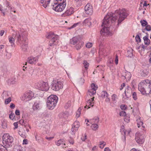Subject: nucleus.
Here are the masks:
<instances>
[{
  "label": "nucleus",
  "mask_w": 151,
  "mask_h": 151,
  "mask_svg": "<svg viewBox=\"0 0 151 151\" xmlns=\"http://www.w3.org/2000/svg\"><path fill=\"white\" fill-rule=\"evenodd\" d=\"M13 125L14 127V129H17L18 128V124L17 122H14L13 124Z\"/></svg>",
  "instance_id": "obj_60"
},
{
  "label": "nucleus",
  "mask_w": 151,
  "mask_h": 151,
  "mask_svg": "<svg viewBox=\"0 0 151 151\" xmlns=\"http://www.w3.org/2000/svg\"><path fill=\"white\" fill-rule=\"evenodd\" d=\"M136 41L137 42H139L141 41L139 35H137L135 37Z\"/></svg>",
  "instance_id": "obj_52"
},
{
  "label": "nucleus",
  "mask_w": 151,
  "mask_h": 151,
  "mask_svg": "<svg viewBox=\"0 0 151 151\" xmlns=\"http://www.w3.org/2000/svg\"><path fill=\"white\" fill-rule=\"evenodd\" d=\"M46 37L48 39H51L49 43L50 46H52L57 45L59 39V37L57 35H54V33L50 32L47 33Z\"/></svg>",
  "instance_id": "obj_4"
},
{
  "label": "nucleus",
  "mask_w": 151,
  "mask_h": 151,
  "mask_svg": "<svg viewBox=\"0 0 151 151\" xmlns=\"http://www.w3.org/2000/svg\"><path fill=\"white\" fill-rule=\"evenodd\" d=\"M150 83L148 85V88L150 89L149 91V93L151 95V81H150Z\"/></svg>",
  "instance_id": "obj_64"
},
{
  "label": "nucleus",
  "mask_w": 151,
  "mask_h": 151,
  "mask_svg": "<svg viewBox=\"0 0 151 151\" xmlns=\"http://www.w3.org/2000/svg\"><path fill=\"white\" fill-rule=\"evenodd\" d=\"M132 76L131 73L126 70L124 71L122 73V77H123L127 81L130 80Z\"/></svg>",
  "instance_id": "obj_19"
},
{
  "label": "nucleus",
  "mask_w": 151,
  "mask_h": 151,
  "mask_svg": "<svg viewBox=\"0 0 151 151\" xmlns=\"http://www.w3.org/2000/svg\"><path fill=\"white\" fill-rule=\"evenodd\" d=\"M93 45V43L91 42H88L86 45V47L88 48H91Z\"/></svg>",
  "instance_id": "obj_50"
},
{
  "label": "nucleus",
  "mask_w": 151,
  "mask_h": 151,
  "mask_svg": "<svg viewBox=\"0 0 151 151\" xmlns=\"http://www.w3.org/2000/svg\"><path fill=\"white\" fill-rule=\"evenodd\" d=\"M113 60L111 59H110L108 61L107 65L110 69H111V67L112 66L113 64Z\"/></svg>",
  "instance_id": "obj_38"
},
{
  "label": "nucleus",
  "mask_w": 151,
  "mask_h": 151,
  "mask_svg": "<svg viewBox=\"0 0 151 151\" xmlns=\"http://www.w3.org/2000/svg\"><path fill=\"white\" fill-rule=\"evenodd\" d=\"M9 118L12 120L14 121L16 120V118L15 117L14 114L11 113L9 115Z\"/></svg>",
  "instance_id": "obj_32"
},
{
  "label": "nucleus",
  "mask_w": 151,
  "mask_h": 151,
  "mask_svg": "<svg viewBox=\"0 0 151 151\" xmlns=\"http://www.w3.org/2000/svg\"><path fill=\"white\" fill-rule=\"evenodd\" d=\"M50 86L51 89L55 91H58L63 88V86L62 82L55 78H53Z\"/></svg>",
  "instance_id": "obj_6"
},
{
  "label": "nucleus",
  "mask_w": 151,
  "mask_h": 151,
  "mask_svg": "<svg viewBox=\"0 0 151 151\" xmlns=\"http://www.w3.org/2000/svg\"><path fill=\"white\" fill-rule=\"evenodd\" d=\"M7 7H8V8H10L11 12H13L14 13H15L16 11L14 10V8L13 6H10L9 3L8 2H7Z\"/></svg>",
  "instance_id": "obj_42"
},
{
  "label": "nucleus",
  "mask_w": 151,
  "mask_h": 151,
  "mask_svg": "<svg viewBox=\"0 0 151 151\" xmlns=\"http://www.w3.org/2000/svg\"><path fill=\"white\" fill-rule=\"evenodd\" d=\"M91 19L90 17H88L83 22V24L85 25L88 26L89 27L91 25Z\"/></svg>",
  "instance_id": "obj_25"
},
{
  "label": "nucleus",
  "mask_w": 151,
  "mask_h": 151,
  "mask_svg": "<svg viewBox=\"0 0 151 151\" xmlns=\"http://www.w3.org/2000/svg\"><path fill=\"white\" fill-rule=\"evenodd\" d=\"M40 2L42 4V6L46 8L49 6L51 0H39Z\"/></svg>",
  "instance_id": "obj_24"
},
{
  "label": "nucleus",
  "mask_w": 151,
  "mask_h": 151,
  "mask_svg": "<svg viewBox=\"0 0 151 151\" xmlns=\"http://www.w3.org/2000/svg\"><path fill=\"white\" fill-rule=\"evenodd\" d=\"M84 79L82 78L79 79L78 80V82L80 84H83L84 82Z\"/></svg>",
  "instance_id": "obj_48"
},
{
  "label": "nucleus",
  "mask_w": 151,
  "mask_h": 151,
  "mask_svg": "<svg viewBox=\"0 0 151 151\" xmlns=\"http://www.w3.org/2000/svg\"><path fill=\"white\" fill-rule=\"evenodd\" d=\"M120 115L121 116H125L126 115V113L125 111H122L120 112Z\"/></svg>",
  "instance_id": "obj_56"
},
{
  "label": "nucleus",
  "mask_w": 151,
  "mask_h": 151,
  "mask_svg": "<svg viewBox=\"0 0 151 151\" xmlns=\"http://www.w3.org/2000/svg\"><path fill=\"white\" fill-rule=\"evenodd\" d=\"M137 126L139 128L142 127L143 128H145V127L143 125V122L142 118L139 117L137 119Z\"/></svg>",
  "instance_id": "obj_22"
},
{
  "label": "nucleus",
  "mask_w": 151,
  "mask_h": 151,
  "mask_svg": "<svg viewBox=\"0 0 151 151\" xmlns=\"http://www.w3.org/2000/svg\"><path fill=\"white\" fill-rule=\"evenodd\" d=\"M150 82V81L146 79L142 81L139 84L138 86V90L140 92L141 94L143 95L149 94V93H146L145 88L147 86V85H149Z\"/></svg>",
  "instance_id": "obj_5"
},
{
  "label": "nucleus",
  "mask_w": 151,
  "mask_h": 151,
  "mask_svg": "<svg viewBox=\"0 0 151 151\" xmlns=\"http://www.w3.org/2000/svg\"><path fill=\"white\" fill-rule=\"evenodd\" d=\"M79 127V122L78 121H75L73 124L71 129L72 132L71 134L72 135H74L75 132L78 130Z\"/></svg>",
  "instance_id": "obj_15"
},
{
  "label": "nucleus",
  "mask_w": 151,
  "mask_h": 151,
  "mask_svg": "<svg viewBox=\"0 0 151 151\" xmlns=\"http://www.w3.org/2000/svg\"><path fill=\"white\" fill-rule=\"evenodd\" d=\"M34 94L33 92L28 90L24 93L22 96V100L26 101L31 100L34 96Z\"/></svg>",
  "instance_id": "obj_9"
},
{
  "label": "nucleus",
  "mask_w": 151,
  "mask_h": 151,
  "mask_svg": "<svg viewBox=\"0 0 151 151\" xmlns=\"http://www.w3.org/2000/svg\"><path fill=\"white\" fill-rule=\"evenodd\" d=\"M96 91L95 90L89 89L88 91V93L90 96L94 95L96 93Z\"/></svg>",
  "instance_id": "obj_31"
},
{
  "label": "nucleus",
  "mask_w": 151,
  "mask_h": 151,
  "mask_svg": "<svg viewBox=\"0 0 151 151\" xmlns=\"http://www.w3.org/2000/svg\"><path fill=\"white\" fill-rule=\"evenodd\" d=\"M83 0H75L77 6H80L82 5V2Z\"/></svg>",
  "instance_id": "obj_34"
},
{
  "label": "nucleus",
  "mask_w": 151,
  "mask_h": 151,
  "mask_svg": "<svg viewBox=\"0 0 151 151\" xmlns=\"http://www.w3.org/2000/svg\"><path fill=\"white\" fill-rule=\"evenodd\" d=\"M128 14L125 9L121 10L118 16L115 14H107L104 17L101 25L102 29L100 31L101 35L102 36H111L112 32L111 26L115 24L117 21V24L121 23L128 16Z\"/></svg>",
  "instance_id": "obj_1"
},
{
  "label": "nucleus",
  "mask_w": 151,
  "mask_h": 151,
  "mask_svg": "<svg viewBox=\"0 0 151 151\" xmlns=\"http://www.w3.org/2000/svg\"><path fill=\"white\" fill-rule=\"evenodd\" d=\"M85 13L91 15L93 12L92 6L89 4H87L84 7Z\"/></svg>",
  "instance_id": "obj_14"
},
{
  "label": "nucleus",
  "mask_w": 151,
  "mask_h": 151,
  "mask_svg": "<svg viewBox=\"0 0 151 151\" xmlns=\"http://www.w3.org/2000/svg\"><path fill=\"white\" fill-rule=\"evenodd\" d=\"M82 108V107H80L78 110L77 111L76 114V116L77 118H78L80 116V114H81V111Z\"/></svg>",
  "instance_id": "obj_41"
},
{
  "label": "nucleus",
  "mask_w": 151,
  "mask_h": 151,
  "mask_svg": "<svg viewBox=\"0 0 151 151\" xmlns=\"http://www.w3.org/2000/svg\"><path fill=\"white\" fill-rule=\"evenodd\" d=\"M94 98L93 97L88 100L87 102L86 105L85 106V108L88 109L90 108V106H93L94 105Z\"/></svg>",
  "instance_id": "obj_21"
},
{
  "label": "nucleus",
  "mask_w": 151,
  "mask_h": 151,
  "mask_svg": "<svg viewBox=\"0 0 151 151\" xmlns=\"http://www.w3.org/2000/svg\"><path fill=\"white\" fill-rule=\"evenodd\" d=\"M8 39L9 42L11 44V46L12 47L14 46L15 38H13L12 37L9 36L8 37Z\"/></svg>",
  "instance_id": "obj_26"
},
{
  "label": "nucleus",
  "mask_w": 151,
  "mask_h": 151,
  "mask_svg": "<svg viewBox=\"0 0 151 151\" xmlns=\"http://www.w3.org/2000/svg\"><path fill=\"white\" fill-rule=\"evenodd\" d=\"M106 145V143L104 141H101L99 142V147L101 149L104 148Z\"/></svg>",
  "instance_id": "obj_35"
},
{
  "label": "nucleus",
  "mask_w": 151,
  "mask_h": 151,
  "mask_svg": "<svg viewBox=\"0 0 151 151\" xmlns=\"http://www.w3.org/2000/svg\"><path fill=\"white\" fill-rule=\"evenodd\" d=\"M115 62L116 65H117L118 63V56L116 55L115 57Z\"/></svg>",
  "instance_id": "obj_62"
},
{
  "label": "nucleus",
  "mask_w": 151,
  "mask_h": 151,
  "mask_svg": "<svg viewBox=\"0 0 151 151\" xmlns=\"http://www.w3.org/2000/svg\"><path fill=\"white\" fill-rule=\"evenodd\" d=\"M100 48L99 50V53L100 55H103L104 54V50L102 49L101 46L100 45Z\"/></svg>",
  "instance_id": "obj_43"
},
{
  "label": "nucleus",
  "mask_w": 151,
  "mask_h": 151,
  "mask_svg": "<svg viewBox=\"0 0 151 151\" xmlns=\"http://www.w3.org/2000/svg\"><path fill=\"white\" fill-rule=\"evenodd\" d=\"M112 100L113 101L115 102L116 101V95L115 94H113L112 96Z\"/></svg>",
  "instance_id": "obj_57"
},
{
  "label": "nucleus",
  "mask_w": 151,
  "mask_h": 151,
  "mask_svg": "<svg viewBox=\"0 0 151 151\" xmlns=\"http://www.w3.org/2000/svg\"><path fill=\"white\" fill-rule=\"evenodd\" d=\"M7 147L2 145H0V151H8Z\"/></svg>",
  "instance_id": "obj_40"
},
{
  "label": "nucleus",
  "mask_w": 151,
  "mask_h": 151,
  "mask_svg": "<svg viewBox=\"0 0 151 151\" xmlns=\"http://www.w3.org/2000/svg\"><path fill=\"white\" fill-rule=\"evenodd\" d=\"M101 96L103 99H105L106 102H109L110 101L109 95L106 91H103L101 92Z\"/></svg>",
  "instance_id": "obj_17"
},
{
  "label": "nucleus",
  "mask_w": 151,
  "mask_h": 151,
  "mask_svg": "<svg viewBox=\"0 0 151 151\" xmlns=\"http://www.w3.org/2000/svg\"><path fill=\"white\" fill-rule=\"evenodd\" d=\"M6 58L8 59H10L12 56V54L11 53L9 52L6 51Z\"/></svg>",
  "instance_id": "obj_45"
},
{
  "label": "nucleus",
  "mask_w": 151,
  "mask_h": 151,
  "mask_svg": "<svg viewBox=\"0 0 151 151\" xmlns=\"http://www.w3.org/2000/svg\"><path fill=\"white\" fill-rule=\"evenodd\" d=\"M68 141L70 144L72 145H73L74 143L73 139L71 137H70Z\"/></svg>",
  "instance_id": "obj_51"
},
{
  "label": "nucleus",
  "mask_w": 151,
  "mask_h": 151,
  "mask_svg": "<svg viewBox=\"0 0 151 151\" xmlns=\"http://www.w3.org/2000/svg\"><path fill=\"white\" fill-rule=\"evenodd\" d=\"M55 144L58 146L61 145V147L63 148L67 147L66 146L65 140L63 139H60L58 141H55Z\"/></svg>",
  "instance_id": "obj_18"
},
{
  "label": "nucleus",
  "mask_w": 151,
  "mask_h": 151,
  "mask_svg": "<svg viewBox=\"0 0 151 151\" xmlns=\"http://www.w3.org/2000/svg\"><path fill=\"white\" fill-rule=\"evenodd\" d=\"M97 86H96L93 83L91 84V88L90 89H92V90H95V91H96V90L97 89Z\"/></svg>",
  "instance_id": "obj_44"
},
{
  "label": "nucleus",
  "mask_w": 151,
  "mask_h": 151,
  "mask_svg": "<svg viewBox=\"0 0 151 151\" xmlns=\"http://www.w3.org/2000/svg\"><path fill=\"white\" fill-rule=\"evenodd\" d=\"M15 113L16 116H19L20 115V111L18 109H17L15 111Z\"/></svg>",
  "instance_id": "obj_59"
},
{
  "label": "nucleus",
  "mask_w": 151,
  "mask_h": 151,
  "mask_svg": "<svg viewBox=\"0 0 151 151\" xmlns=\"http://www.w3.org/2000/svg\"><path fill=\"white\" fill-rule=\"evenodd\" d=\"M3 145L7 147H11L14 141L13 137L8 134H4L2 137Z\"/></svg>",
  "instance_id": "obj_3"
},
{
  "label": "nucleus",
  "mask_w": 151,
  "mask_h": 151,
  "mask_svg": "<svg viewBox=\"0 0 151 151\" xmlns=\"http://www.w3.org/2000/svg\"><path fill=\"white\" fill-rule=\"evenodd\" d=\"M56 3L59 4L61 5H64L66 6V0H56Z\"/></svg>",
  "instance_id": "obj_28"
},
{
  "label": "nucleus",
  "mask_w": 151,
  "mask_h": 151,
  "mask_svg": "<svg viewBox=\"0 0 151 151\" xmlns=\"http://www.w3.org/2000/svg\"><path fill=\"white\" fill-rule=\"evenodd\" d=\"M52 6V8L54 10L57 12H61L64 9L66 6L56 3V2H55Z\"/></svg>",
  "instance_id": "obj_11"
},
{
  "label": "nucleus",
  "mask_w": 151,
  "mask_h": 151,
  "mask_svg": "<svg viewBox=\"0 0 151 151\" xmlns=\"http://www.w3.org/2000/svg\"><path fill=\"white\" fill-rule=\"evenodd\" d=\"M98 126L97 124L93 123L92 124L91 126V127L92 129L93 130H96L98 128Z\"/></svg>",
  "instance_id": "obj_30"
},
{
  "label": "nucleus",
  "mask_w": 151,
  "mask_h": 151,
  "mask_svg": "<svg viewBox=\"0 0 151 151\" xmlns=\"http://www.w3.org/2000/svg\"><path fill=\"white\" fill-rule=\"evenodd\" d=\"M146 30L147 31H150L151 30V26L147 24L145 28Z\"/></svg>",
  "instance_id": "obj_53"
},
{
  "label": "nucleus",
  "mask_w": 151,
  "mask_h": 151,
  "mask_svg": "<svg viewBox=\"0 0 151 151\" xmlns=\"http://www.w3.org/2000/svg\"><path fill=\"white\" fill-rule=\"evenodd\" d=\"M83 44V42L82 41H80L76 45L75 47L77 50L80 49Z\"/></svg>",
  "instance_id": "obj_29"
},
{
  "label": "nucleus",
  "mask_w": 151,
  "mask_h": 151,
  "mask_svg": "<svg viewBox=\"0 0 151 151\" xmlns=\"http://www.w3.org/2000/svg\"><path fill=\"white\" fill-rule=\"evenodd\" d=\"M12 100L11 99L10 97H9L6 99L5 101V103L6 104H8Z\"/></svg>",
  "instance_id": "obj_54"
},
{
  "label": "nucleus",
  "mask_w": 151,
  "mask_h": 151,
  "mask_svg": "<svg viewBox=\"0 0 151 151\" xmlns=\"http://www.w3.org/2000/svg\"><path fill=\"white\" fill-rule=\"evenodd\" d=\"M1 126L3 128H5L6 127L7 125L6 122L4 121H1Z\"/></svg>",
  "instance_id": "obj_47"
},
{
  "label": "nucleus",
  "mask_w": 151,
  "mask_h": 151,
  "mask_svg": "<svg viewBox=\"0 0 151 151\" xmlns=\"http://www.w3.org/2000/svg\"><path fill=\"white\" fill-rule=\"evenodd\" d=\"M19 122L20 124H21L22 125H24V126H25V123L23 119H20L19 121Z\"/></svg>",
  "instance_id": "obj_58"
},
{
  "label": "nucleus",
  "mask_w": 151,
  "mask_h": 151,
  "mask_svg": "<svg viewBox=\"0 0 151 151\" xmlns=\"http://www.w3.org/2000/svg\"><path fill=\"white\" fill-rule=\"evenodd\" d=\"M83 66L86 70H87L89 65V63L86 60H84L83 62Z\"/></svg>",
  "instance_id": "obj_37"
},
{
  "label": "nucleus",
  "mask_w": 151,
  "mask_h": 151,
  "mask_svg": "<svg viewBox=\"0 0 151 151\" xmlns=\"http://www.w3.org/2000/svg\"><path fill=\"white\" fill-rule=\"evenodd\" d=\"M20 45V47L22 50L23 51H25L28 47V41L26 40L24 41L22 44H19Z\"/></svg>",
  "instance_id": "obj_23"
},
{
  "label": "nucleus",
  "mask_w": 151,
  "mask_h": 151,
  "mask_svg": "<svg viewBox=\"0 0 151 151\" xmlns=\"http://www.w3.org/2000/svg\"><path fill=\"white\" fill-rule=\"evenodd\" d=\"M36 86L38 89L42 91H47L49 88L48 83L42 81L36 83Z\"/></svg>",
  "instance_id": "obj_8"
},
{
  "label": "nucleus",
  "mask_w": 151,
  "mask_h": 151,
  "mask_svg": "<svg viewBox=\"0 0 151 151\" xmlns=\"http://www.w3.org/2000/svg\"><path fill=\"white\" fill-rule=\"evenodd\" d=\"M80 41H82L80 37H75L70 39V43L73 45H75L79 42Z\"/></svg>",
  "instance_id": "obj_20"
},
{
  "label": "nucleus",
  "mask_w": 151,
  "mask_h": 151,
  "mask_svg": "<svg viewBox=\"0 0 151 151\" xmlns=\"http://www.w3.org/2000/svg\"><path fill=\"white\" fill-rule=\"evenodd\" d=\"M132 96L133 99L134 100H136L137 99V97L136 93L135 92H133L132 93Z\"/></svg>",
  "instance_id": "obj_55"
},
{
  "label": "nucleus",
  "mask_w": 151,
  "mask_h": 151,
  "mask_svg": "<svg viewBox=\"0 0 151 151\" xmlns=\"http://www.w3.org/2000/svg\"><path fill=\"white\" fill-rule=\"evenodd\" d=\"M58 99L55 95H51L47 99V106L50 109H53L56 105Z\"/></svg>",
  "instance_id": "obj_2"
},
{
  "label": "nucleus",
  "mask_w": 151,
  "mask_h": 151,
  "mask_svg": "<svg viewBox=\"0 0 151 151\" xmlns=\"http://www.w3.org/2000/svg\"><path fill=\"white\" fill-rule=\"evenodd\" d=\"M135 140L139 144H142L145 141L143 135L139 132L136 133Z\"/></svg>",
  "instance_id": "obj_10"
},
{
  "label": "nucleus",
  "mask_w": 151,
  "mask_h": 151,
  "mask_svg": "<svg viewBox=\"0 0 151 151\" xmlns=\"http://www.w3.org/2000/svg\"><path fill=\"white\" fill-rule=\"evenodd\" d=\"M90 121H91L94 123L97 124L99 122V118L98 117H95L92 119Z\"/></svg>",
  "instance_id": "obj_39"
},
{
  "label": "nucleus",
  "mask_w": 151,
  "mask_h": 151,
  "mask_svg": "<svg viewBox=\"0 0 151 151\" xmlns=\"http://www.w3.org/2000/svg\"><path fill=\"white\" fill-rule=\"evenodd\" d=\"M73 12L74 9L73 7H70L69 8H67L66 11L61 15V17L65 18L73 14Z\"/></svg>",
  "instance_id": "obj_13"
},
{
  "label": "nucleus",
  "mask_w": 151,
  "mask_h": 151,
  "mask_svg": "<svg viewBox=\"0 0 151 151\" xmlns=\"http://www.w3.org/2000/svg\"><path fill=\"white\" fill-rule=\"evenodd\" d=\"M131 132V130L130 129L129 130H126L125 131H124V136L125 139L126 138L125 135L126 134H129Z\"/></svg>",
  "instance_id": "obj_46"
},
{
  "label": "nucleus",
  "mask_w": 151,
  "mask_h": 151,
  "mask_svg": "<svg viewBox=\"0 0 151 151\" xmlns=\"http://www.w3.org/2000/svg\"><path fill=\"white\" fill-rule=\"evenodd\" d=\"M145 44L147 45H148L150 42V40L148 39V36H145L143 37Z\"/></svg>",
  "instance_id": "obj_27"
},
{
  "label": "nucleus",
  "mask_w": 151,
  "mask_h": 151,
  "mask_svg": "<svg viewBox=\"0 0 151 151\" xmlns=\"http://www.w3.org/2000/svg\"><path fill=\"white\" fill-rule=\"evenodd\" d=\"M12 36L14 37L17 44H22L23 42L27 40L26 37L21 33L16 32L15 34L13 33Z\"/></svg>",
  "instance_id": "obj_7"
},
{
  "label": "nucleus",
  "mask_w": 151,
  "mask_h": 151,
  "mask_svg": "<svg viewBox=\"0 0 151 151\" xmlns=\"http://www.w3.org/2000/svg\"><path fill=\"white\" fill-rule=\"evenodd\" d=\"M140 22L142 27H146L148 24L147 22L145 20H141L140 21Z\"/></svg>",
  "instance_id": "obj_33"
},
{
  "label": "nucleus",
  "mask_w": 151,
  "mask_h": 151,
  "mask_svg": "<svg viewBox=\"0 0 151 151\" xmlns=\"http://www.w3.org/2000/svg\"><path fill=\"white\" fill-rule=\"evenodd\" d=\"M72 105V102H71L70 101H68V102L66 104L65 106V108L66 109H68Z\"/></svg>",
  "instance_id": "obj_36"
},
{
  "label": "nucleus",
  "mask_w": 151,
  "mask_h": 151,
  "mask_svg": "<svg viewBox=\"0 0 151 151\" xmlns=\"http://www.w3.org/2000/svg\"><path fill=\"white\" fill-rule=\"evenodd\" d=\"M39 58V56L34 57L31 56L28 58L27 62L31 64H35L38 61Z\"/></svg>",
  "instance_id": "obj_12"
},
{
  "label": "nucleus",
  "mask_w": 151,
  "mask_h": 151,
  "mask_svg": "<svg viewBox=\"0 0 151 151\" xmlns=\"http://www.w3.org/2000/svg\"><path fill=\"white\" fill-rule=\"evenodd\" d=\"M17 151H24V148L22 147L19 146L18 147Z\"/></svg>",
  "instance_id": "obj_61"
},
{
  "label": "nucleus",
  "mask_w": 151,
  "mask_h": 151,
  "mask_svg": "<svg viewBox=\"0 0 151 151\" xmlns=\"http://www.w3.org/2000/svg\"><path fill=\"white\" fill-rule=\"evenodd\" d=\"M28 144V140L26 139H24L23 140L22 144L23 145H27Z\"/></svg>",
  "instance_id": "obj_63"
},
{
  "label": "nucleus",
  "mask_w": 151,
  "mask_h": 151,
  "mask_svg": "<svg viewBox=\"0 0 151 151\" xmlns=\"http://www.w3.org/2000/svg\"><path fill=\"white\" fill-rule=\"evenodd\" d=\"M41 104L40 101H35L32 106V109L34 111H37L41 108Z\"/></svg>",
  "instance_id": "obj_16"
},
{
  "label": "nucleus",
  "mask_w": 151,
  "mask_h": 151,
  "mask_svg": "<svg viewBox=\"0 0 151 151\" xmlns=\"http://www.w3.org/2000/svg\"><path fill=\"white\" fill-rule=\"evenodd\" d=\"M81 24V22H77L76 23H75L71 27V28H73L74 27H75L76 26H77L78 25H79Z\"/></svg>",
  "instance_id": "obj_49"
}]
</instances>
